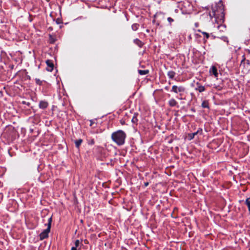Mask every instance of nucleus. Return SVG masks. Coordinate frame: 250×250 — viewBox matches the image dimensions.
Returning <instances> with one entry per match:
<instances>
[{"instance_id": "obj_1", "label": "nucleus", "mask_w": 250, "mask_h": 250, "mask_svg": "<svg viewBox=\"0 0 250 250\" xmlns=\"http://www.w3.org/2000/svg\"><path fill=\"white\" fill-rule=\"evenodd\" d=\"M112 139L118 145H123L125 142V134L122 130L114 132L112 134Z\"/></svg>"}, {"instance_id": "obj_2", "label": "nucleus", "mask_w": 250, "mask_h": 250, "mask_svg": "<svg viewBox=\"0 0 250 250\" xmlns=\"http://www.w3.org/2000/svg\"><path fill=\"white\" fill-rule=\"evenodd\" d=\"M52 221L51 217L48 218L47 229L44 230L40 235V238L41 240L44 239L48 237V233L50 230Z\"/></svg>"}, {"instance_id": "obj_3", "label": "nucleus", "mask_w": 250, "mask_h": 250, "mask_svg": "<svg viewBox=\"0 0 250 250\" xmlns=\"http://www.w3.org/2000/svg\"><path fill=\"white\" fill-rule=\"evenodd\" d=\"M171 91L175 93H177L180 92H184L185 88L182 86H177L176 85H173L172 87Z\"/></svg>"}, {"instance_id": "obj_4", "label": "nucleus", "mask_w": 250, "mask_h": 250, "mask_svg": "<svg viewBox=\"0 0 250 250\" xmlns=\"http://www.w3.org/2000/svg\"><path fill=\"white\" fill-rule=\"evenodd\" d=\"M202 133V129H199L196 132L190 133L188 134V138L190 140H192L194 138L195 135L200 134H201Z\"/></svg>"}, {"instance_id": "obj_5", "label": "nucleus", "mask_w": 250, "mask_h": 250, "mask_svg": "<svg viewBox=\"0 0 250 250\" xmlns=\"http://www.w3.org/2000/svg\"><path fill=\"white\" fill-rule=\"evenodd\" d=\"M46 63L47 65V67L46 68L47 70L48 71H52L54 66L53 63L50 60H47L46 61Z\"/></svg>"}, {"instance_id": "obj_6", "label": "nucleus", "mask_w": 250, "mask_h": 250, "mask_svg": "<svg viewBox=\"0 0 250 250\" xmlns=\"http://www.w3.org/2000/svg\"><path fill=\"white\" fill-rule=\"evenodd\" d=\"M223 22V20L221 18V19H220V23H222ZM218 29L220 30V31L223 32L226 28V26L224 25H222L220 24L218 26Z\"/></svg>"}, {"instance_id": "obj_7", "label": "nucleus", "mask_w": 250, "mask_h": 250, "mask_svg": "<svg viewBox=\"0 0 250 250\" xmlns=\"http://www.w3.org/2000/svg\"><path fill=\"white\" fill-rule=\"evenodd\" d=\"M48 106V103L46 102L41 101L40 103L39 106L41 108L44 109L46 108Z\"/></svg>"}, {"instance_id": "obj_8", "label": "nucleus", "mask_w": 250, "mask_h": 250, "mask_svg": "<svg viewBox=\"0 0 250 250\" xmlns=\"http://www.w3.org/2000/svg\"><path fill=\"white\" fill-rule=\"evenodd\" d=\"M210 72L212 73L215 76V77H217L218 76L217 69L215 66H213L211 67Z\"/></svg>"}, {"instance_id": "obj_9", "label": "nucleus", "mask_w": 250, "mask_h": 250, "mask_svg": "<svg viewBox=\"0 0 250 250\" xmlns=\"http://www.w3.org/2000/svg\"><path fill=\"white\" fill-rule=\"evenodd\" d=\"M169 104L171 106H174L177 104V102L173 99H171L169 101Z\"/></svg>"}, {"instance_id": "obj_10", "label": "nucleus", "mask_w": 250, "mask_h": 250, "mask_svg": "<svg viewBox=\"0 0 250 250\" xmlns=\"http://www.w3.org/2000/svg\"><path fill=\"white\" fill-rule=\"evenodd\" d=\"M80 242L79 240H76L75 242V247H72L71 250H77V248H78Z\"/></svg>"}, {"instance_id": "obj_11", "label": "nucleus", "mask_w": 250, "mask_h": 250, "mask_svg": "<svg viewBox=\"0 0 250 250\" xmlns=\"http://www.w3.org/2000/svg\"><path fill=\"white\" fill-rule=\"evenodd\" d=\"M148 70H139L138 71L139 73L141 75H146L148 73Z\"/></svg>"}, {"instance_id": "obj_12", "label": "nucleus", "mask_w": 250, "mask_h": 250, "mask_svg": "<svg viewBox=\"0 0 250 250\" xmlns=\"http://www.w3.org/2000/svg\"><path fill=\"white\" fill-rule=\"evenodd\" d=\"M175 72H173V71H169L167 73V75L168 76L171 78V79H172L174 78V76H175Z\"/></svg>"}, {"instance_id": "obj_13", "label": "nucleus", "mask_w": 250, "mask_h": 250, "mask_svg": "<svg viewBox=\"0 0 250 250\" xmlns=\"http://www.w3.org/2000/svg\"><path fill=\"white\" fill-rule=\"evenodd\" d=\"M202 106L203 108H208V102L206 101H203L202 103Z\"/></svg>"}, {"instance_id": "obj_14", "label": "nucleus", "mask_w": 250, "mask_h": 250, "mask_svg": "<svg viewBox=\"0 0 250 250\" xmlns=\"http://www.w3.org/2000/svg\"><path fill=\"white\" fill-rule=\"evenodd\" d=\"M197 90H198L200 92H203L205 90V87L203 86L199 85L197 88H196Z\"/></svg>"}, {"instance_id": "obj_15", "label": "nucleus", "mask_w": 250, "mask_h": 250, "mask_svg": "<svg viewBox=\"0 0 250 250\" xmlns=\"http://www.w3.org/2000/svg\"><path fill=\"white\" fill-rule=\"evenodd\" d=\"M83 141L82 139H79L78 140H77L75 141V145H76V146L77 147H79V146L81 145V144H82Z\"/></svg>"}, {"instance_id": "obj_16", "label": "nucleus", "mask_w": 250, "mask_h": 250, "mask_svg": "<svg viewBox=\"0 0 250 250\" xmlns=\"http://www.w3.org/2000/svg\"><path fill=\"white\" fill-rule=\"evenodd\" d=\"M245 203L249 208V211L250 212V198H248L246 200Z\"/></svg>"}, {"instance_id": "obj_17", "label": "nucleus", "mask_w": 250, "mask_h": 250, "mask_svg": "<svg viewBox=\"0 0 250 250\" xmlns=\"http://www.w3.org/2000/svg\"><path fill=\"white\" fill-rule=\"evenodd\" d=\"M131 121L133 123H136L138 121V119L136 116H134L131 120Z\"/></svg>"}, {"instance_id": "obj_18", "label": "nucleus", "mask_w": 250, "mask_h": 250, "mask_svg": "<svg viewBox=\"0 0 250 250\" xmlns=\"http://www.w3.org/2000/svg\"><path fill=\"white\" fill-rule=\"evenodd\" d=\"M247 68L248 69V70H250V62H249V61L248 60L247 61Z\"/></svg>"}, {"instance_id": "obj_19", "label": "nucleus", "mask_w": 250, "mask_h": 250, "mask_svg": "<svg viewBox=\"0 0 250 250\" xmlns=\"http://www.w3.org/2000/svg\"><path fill=\"white\" fill-rule=\"evenodd\" d=\"M202 33L206 36L207 39L209 38V34L208 33L203 32Z\"/></svg>"}, {"instance_id": "obj_20", "label": "nucleus", "mask_w": 250, "mask_h": 250, "mask_svg": "<svg viewBox=\"0 0 250 250\" xmlns=\"http://www.w3.org/2000/svg\"><path fill=\"white\" fill-rule=\"evenodd\" d=\"M167 21H168V22H169L170 23V22H172V21H173V20L172 18H170V17H169V18H167Z\"/></svg>"}, {"instance_id": "obj_21", "label": "nucleus", "mask_w": 250, "mask_h": 250, "mask_svg": "<svg viewBox=\"0 0 250 250\" xmlns=\"http://www.w3.org/2000/svg\"><path fill=\"white\" fill-rule=\"evenodd\" d=\"M36 81L38 84H41L42 82L39 79H36Z\"/></svg>"}, {"instance_id": "obj_22", "label": "nucleus", "mask_w": 250, "mask_h": 250, "mask_svg": "<svg viewBox=\"0 0 250 250\" xmlns=\"http://www.w3.org/2000/svg\"><path fill=\"white\" fill-rule=\"evenodd\" d=\"M216 15H217L216 13L214 11H213V16L215 17L216 16Z\"/></svg>"}, {"instance_id": "obj_23", "label": "nucleus", "mask_w": 250, "mask_h": 250, "mask_svg": "<svg viewBox=\"0 0 250 250\" xmlns=\"http://www.w3.org/2000/svg\"><path fill=\"white\" fill-rule=\"evenodd\" d=\"M92 124H93V122L91 121L90 125L91 126L92 125Z\"/></svg>"}, {"instance_id": "obj_24", "label": "nucleus", "mask_w": 250, "mask_h": 250, "mask_svg": "<svg viewBox=\"0 0 250 250\" xmlns=\"http://www.w3.org/2000/svg\"><path fill=\"white\" fill-rule=\"evenodd\" d=\"M148 183H145V186H147L148 185Z\"/></svg>"}, {"instance_id": "obj_25", "label": "nucleus", "mask_w": 250, "mask_h": 250, "mask_svg": "<svg viewBox=\"0 0 250 250\" xmlns=\"http://www.w3.org/2000/svg\"><path fill=\"white\" fill-rule=\"evenodd\" d=\"M243 61H242L241 62V65H240L241 66H242V63H243Z\"/></svg>"}, {"instance_id": "obj_26", "label": "nucleus", "mask_w": 250, "mask_h": 250, "mask_svg": "<svg viewBox=\"0 0 250 250\" xmlns=\"http://www.w3.org/2000/svg\"><path fill=\"white\" fill-rule=\"evenodd\" d=\"M243 64H244V65H245V64H246L245 62L244 61Z\"/></svg>"}]
</instances>
